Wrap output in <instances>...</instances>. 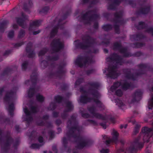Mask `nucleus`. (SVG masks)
I'll return each instance as SVG.
<instances>
[{
  "label": "nucleus",
  "mask_w": 153,
  "mask_h": 153,
  "mask_svg": "<svg viewBox=\"0 0 153 153\" xmlns=\"http://www.w3.org/2000/svg\"><path fill=\"white\" fill-rule=\"evenodd\" d=\"M54 99L56 102L60 103L65 101V98L64 97L58 95L54 97Z\"/></svg>",
  "instance_id": "nucleus-23"
},
{
  "label": "nucleus",
  "mask_w": 153,
  "mask_h": 153,
  "mask_svg": "<svg viewBox=\"0 0 153 153\" xmlns=\"http://www.w3.org/2000/svg\"><path fill=\"white\" fill-rule=\"evenodd\" d=\"M87 85L90 86L88 91L85 90L83 86L79 88L80 92L85 94L81 95L80 102L86 104L90 102L92 100H93L98 108L103 109V105L98 99L100 95L98 91L100 87L99 83L97 82H88L87 83Z\"/></svg>",
  "instance_id": "nucleus-1"
},
{
  "label": "nucleus",
  "mask_w": 153,
  "mask_h": 153,
  "mask_svg": "<svg viewBox=\"0 0 153 153\" xmlns=\"http://www.w3.org/2000/svg\"><path fill=\"white\" fill-rule=\"evenodd\" d=\"M36 100L41 102H42L44 100V98L42 95L40 94H37L36 96Z\"/></svg>",
  "instance_id": "nucleus-32"
},
{
  "label": "nucleus",
  "mask_w": 153,
  "mask_h": 153,
  "mask_svg": "<svg viewBox=\"0 0 153 153\" xmlns=\"http://www.w3.org/2000/svg\"><path fill=\"white\" fill-rule=\"evenodd\" d=\"M93 62L92 57L88 56L79 55L75 61V64L80 68Z\"/></svg>",
  "instance_id": "nucleus-9"
},
{
  "label": "nucleus",
  "mask_w": 153,
  "mask_h": 153,
  "mask_svg": "<svg viewBox=\"0 0 153 153\" xmlns=\"http://www.w3.org/2000/svg\"><path fill=\"white\" fill-rule=\"evenodd\" d=\"M50 7L49 6H45L43 7L41 10L40 11V13H46L49 10Z\"/></svg>",
  "instance_id": "nucleus-39"
},
{
  "label": "nucleus",
  "mask_w": 153,
  "mask_h": 153,
  "mask_svg": "<svg viewBox=\"0 0 153 153\" xmlns=\"http://www.w3.org/2000/svg\"><path fill=\"white\" fill-rule=\"evenodd\" d=\"M8 24L9 22L7 20H4L0 22V33H4Z\"/></svg>",
  "instance_id": "nucleus-18"
},
{
  "label": "nucleus",
  "mask_w": 153,
  "mask_h": 153,
  "mask_svg": "<svg viewBox=\"0 0 153 153\" xmlns=\"http://www.w3.org/2000/svg\"><path fill=\"white\" fill-rule=\"evenodd\" d=\"M15 94L16 92L11 90L9 91H7L6 92L3 98L4 102L8 104L11 103L9 105L7 110L9 115L12 117L13 116L14 114L13 111L15 108L13 101Z\"/></svg>",
  "instance_id": "nucleus-4"
},
{
  "label": "nucleus",
  "mask_w": 153,
  "mask_h": 153,
  "mask_svg": "<svg viewBox=\"0 0 153 153\" xmlns=\"http://www.w3.org/2000/svg\"><path fill=\"white\" fill-rule=\"evenodd\" d=\"M109 5L108 7V10H115V1L108 2Z\"/></svg>",
  "instance_id": "nucleus-28"
},
{
  "label": "nucleus",
  "mask_w": 153,
  "mask_h": 153,
  "mask_svg": "<svg viewBox=\"0 0 153 153\" xmlns=\"http://www.w3.org/2000/svg\"><path fill=\"white\" fill-rule=\"evenodd\" d=\"M59 113L56 111H54L52 113V115L54 117L56 118L59 116Z\"/></svg>",
  "instance_id": "nucleus-60"
},
{
  "label": "nucleus",
  "mask_w": 153,
  "mask_h": 153,
  "mask_svg": "<svg viewBox=\"0 0 153 153\" xmlns=\"http://www.w3.org/2000/svg\"><path fill=\"white\" fill-rule=\"evenodd\" d=\"M68 131L66 135L68 137V139H67L65 137H64L62 140V143L63 146L64 147L65 150H66L67 149L68 146V141H70V140L71 138L73 137H68Z\"/></svg>",
  "instance_id": "nucleus-20"
},
{
  "label": "nucleus",
  "mask_w": 153,
  "mask_h": 153,
  "mask_svg": "<svg viewBox=\"0 0 153 153\" xmlns=\"http://www.w3.org/2000/svg\"><path fill=\"white\" fill-rule=\"evenodd\" d=\"M33 120V117L30 116H27L26 117L24 118V120L26 121L31 122Z\"/></svg>",
  "instance_id": "nucleus-47"
},
{
  "label": "nucleus",
  "mask_w": 153,
  "mask_h": 153,
  "mask_svg": "<svg viewBox=\"0 0 153 153\" xmlns=\"http://www.w3.org/2000/svg\"><path fill=\"white\" fill-rule=\"evenodd\" d=\"M21 16L22 18L19 17L16 18V22L19 25L23 28H25L26 27V25L25 24V22L27 19V16L23 12L21 13Z\"/></svg>",
  "instance_id": "nucleus-13"
},
{
  "label": "nucleus",
  "mask_w": 153,
  "mask_h": 153,
  "mask_svg": "<svg viewBox=\"0 0 153 153\" xmlns=\"http://www.w3.org/2000/svg\"><path fill=\"white\" fill-rule=\"evenodd\" d=\"M87 121L94 126H97L98 125L97 122L93 120L88 119L87 120Z\"/></svg>",
  "instance_id": "nucleus-48"
},
{
  "label": "nucleus",
  "mask_w": 153,
  "mask_h": 153,
  "mask_svg": "<svg viewBox=\"0 0 153 153\" xmlns=\"http://www.w3.org/2000/svg\"><path fill=\"white\" fill-rule=\"evenodd\" d=\"M38 74L36 70L33 71L32 74L30 76V80L32 83L33 87H30L28 91L27 94L29 98L33 97L35 93V87L37 81Z\"/></svg>",
  "instance_id": "nucleus-10"
},
{
  "label": "nucleus",
  "mask_w": 153,
  "mask_h": 153,
  "mask_svg": "<svg viewBox=\"0 0 153 153\" xmlns=\"http://www.w3.org/2000/svg\"><path fill=\"white\" fill-rule=\"evenodd\" d=\"M12 72V70L9 67H7L5 69L1 74L3 76L8 75Z\"/></svg>",
  "instance_id": "nucleus-24"
},
{
  "label": "nucleus",
  "mask_w": 153,
  "mask_h": 153,
  "mask_svg": "<svg viewBox=\"0 0 153 153\" xmlns=\"http://www.w3.org/2000/svg\"><path fill=\"white\" fill-rule=\"evenodd\" d=\"M4 123H6L8 124H10V119L9 118H6L4 119Z\"/></svg>",
  "instance_id": "nucleus-54"
},
{
  "label": "nucleus",
  "mask_w": 153,
  "mask_h": 153,
  "mask_svg": "<svg viewBox=\"0 0 153 153\" xmlns=\"http://www.w3.org/2000/svg\"><path fill=\"white\" fill-rule=\"evenodd\" d=\"M12 51L11 50H6L3 54L4 56L8 55L10 54L12 52Z\"/></svg>",
  "instance_id": "nucleus-58"
},
{
  "label": "nucleus",
  "mask_w": 153,
  "mask_h": 153,
  "mask_svg": "<svg viewBox=\"0 0 153 153\" xmlns=\"http://www.w3.org/2000/svg\"><path fill=\"white\" fill-rule=\"evenodd\" d=\"M36 134V131H35L34 130L32 131L29 136V139L31 140H33L35 138Z\"/></svg>",
  "instance_id": "nucleus-37"
},
{
  "label": "nucleus",
  "mask_w": 153,
  "mask_h": 153,
  "mask_svg": "<svg viewBox=\"0 0 153 153\" xmlns=\"http://www.w3.org/2000/svg\"><path fill=\"white\" fill-rule=\"evenodd\" d=\"M31 110L32 112L33 113H36L39 111V110L36 106H33L31 108Z\"/></svg>",
  "instance_id": "nucleus-44"
},
{
  "label": "nucleus",
  "mask_w": 153,
  "mask_h": 153,
  "mask_svg": "<svg viewBox=\"0 0 153 153\" xmlns=\"http://www.w3.org/2000/svg\"><path fill=\"white\" fill-rule=\"evenodd\" d=\"M59 59V56L58 54L54 56H48L46 58V59L48 61H56Z\"/></svg>",
  "instance_id": "nucleus-22"
},
{
  "label": "nucleus",
  "mask_w": 153,
  "mask_h": 153,
  "mask_svg": "<svg viewBox=\"0 0 153 153\" xmlns=\"http://www.w3.org/2000/svg\"><path fill=\"white\" fill-rule=\"evenodd\" d=\"M81 114L82 117L85 118H91V115L87 113H84L82 111H81Z\"/></svg>",
  "instance_id": "nucleus-35"
},
{
  "label": "nucleus",
  "mask_w": 153,
  "mask_h": 153,
  "mask_svg": "<svg viewBox=\"0 0 153 153\" xmlns=\"http://www.w3.org/2000/svg\"><path fill=\"white\" fill-rule=\"evenodd\" d=\"M79 126L76 121V117L74 115H72L71 119H69L67 123V128L69 129L68 132H72L70 130V128L73 126Z\"/></svg>",
  "instance_id": "nucleus-14"
},
{
  "label": "nucleus",
  "mask_w": 153,
  "mask_h": 153,
  "mask_svg": "<svg viewBox=\"0 0 153 153\" xmlns=\"http://www.w3.org/2000/svg\"><path fill=\"white\" fill-rule=\"evenodd\" d=\"M55 123L57 126H59L62 123V122L60 119H57L55 122Z\"/></svg>",
  "instance_id": "nucleus-63"
},
{
  "label": "nucleus",
  "mask_w": 153,
  "mask_h": 153,
  "mask_svg": "<svg viewBox=\"0 0 153 153\" xmlns=\"http://www.w3.org/2000/svg\"><path fill=\"white\" fill-rule=\"evenodd\" d=\"M14 35V31L12 30L10 31L8 34V37L9 38H12Z\"/></svg>",
  "instance_id": "nucleus-41"
},
{
  "label": "nucleus",
  "mask_w": 153,
  "mask_h": 153,
  "mask_svg": "<svg viewBox=\"0 0 153 153\" xmlns=\"http://www.w3.org/2000/svg\"><path fill=\"white\" fill-rule=\"evenodd\" d=\"M24 42H21L19 43H17L14 44V46L15 48H18L20 47L22 45H24Z\"/></svg>",
  "instance_id": "nucleus-49"
},
{
  "label": "nucleus",
  "mask_w": 153,
  "mask_h": 153,
  "mask_svg": "<svg viewBox=\"0 0 153 153\" xmlns=\"http://www.w3.org/2000/svg\"><path fill=\"white\" fill-rule=\"evenodd\" d=\"M41 21L40 20H36L33 21L32 22H30V26L28 30L29 31L32 30V28L33 26L38 27L41 24Z\"/></svg>",
  "instance_id": "nucleus-19"
},
{
  "label": "nucleus",
  "mask_w": 153,
  "mask_h": 153,
  "mask_svg": "<svg viewBox=\"0 0 153 153\" xmlns=\"http://www.w3.org/2000/svg\"><path fill=\"white\" fill-rule=\"evenodd\" d=\"M70 130L72 132H68V137H72L76 139L75 142L77 143L76 148L79 149H81L84 147L89 146L92 144L91 141L89 140H85L79 134H77L75 133V131H77L79 132L80 128L79 126H75L71 128Z\"/></svg>",
  "instance_id": "nucleus-2"
},
{
  "label": "nucleus",
  "mask_w": 153,
  "mask_h": 153,
  "mask_svg": "<svg viewBox=\"0 0 153 153\" xmlns=\"http://www.w3.org/2000/svg\"><path fill=\"white\" fill-rule=\"evenodd\" d=\"M116 104L119 107H121L123 105V103L121 100L118 99L116 100Z\"/></svg>",
  "instance_id": "nucleus-52"
},
{
  "label": "nucleus",
  "mask_w": 153,
  "mask_h": 153,
  "mask_svg": "<svg viewBox=\"0 0 153 153\" xmlns=\"http://www.w3.org/2000/svg\"><path fill=\"white\" fill-rule=\"evenodd\" d=\"M24 111L26 116H30V113L27 108H25Z\"/></svg>",
  "instance_id": "nucleus-53"
},
{
  "label": "nucleus",
  "mask_w": 153,
  "mask_h": 153,
  "mask_svg": "<svg viewBox=\"0 0 153 153\" xmlns=\"http://www.w3.org/2000/svg\"><path fill=\"white\" fill-rule=\"evenodd\" d=\"M50 46L53 53H57L62 50L64 45L59 39H53L50 44Z\"/></svg>",
  "instance_id": "nucleus-11"
},
{
  "label": "nucleus",
  "mask_w": 153,
  "mask_h": 153,
  "mask_svg": "<svg viewBox=\"0 0 153 153\" xmlns=\"http://www.w3.org/2000/svg\"><path fill=\"white\" fill-rule=\"evenodd\" d=\"M88 109L90 113L92 114V118L95 117L98 119L105 121L107 122L110 121L113 123H115L114 118L107 114L103 115L99 113L96 112V108L94 105L88 107Z\"/></svg>",
  "instance_id": "nucleus-7"
},
{
  "label": "nucleus",
  "mask_w": 153,
  "mask_h": 153,
  "mask_svg": "<svg viewBox=\"0 0 153 153\" xmlns=\"http://www.w3.org/2000/svg\"><path fill=\"white\" fill-rule=\"evenodd\" d=\"M109 152V150L108 149H102L100 151L101 153H108Z\"/></svg>",
  "instance_id": "nucleus-64"
},
{
  "label": "nucleus",
  "mask_w": 153,
  "mask_h": 153,
  "mask_svg": "<svg viewBox=\"0 0 153 153\" xmlns=\"http://www.w3.org/2000/svg\"><path fill=\"white\" fill-rule=\"evenodd\" d=\"M33 5V3L31 0H28V4L25 3L23 5V9L25 11H28L29 9L31 8Z\"/></svg>",
  "instance_id": "nucleus-21"
},
{
  "label": "nucleus",
  "mask_w": 153,
  "mask_h": 153,
  "mask_svg": "<svg viewBox=\"0 0 153 153\" xmlns=\"http://www.w3.org/2000/svg\"><path fill=\"white\" fill-rule=\"evenodd\" d=\"M83 40L85 44L83 42H79V40L74 41L75 46L76 48L87 50L92 47L96 43V39L88 34H85L83 36Z\"/></svg>",
  "instance_id": "nucleus-3"
},
{
  "label": "nucleus",
  "mask_w": 153,
  "mask_h": 153,
  "mask_svg": "<svg viewBox=\"0 0 153 153\" xmlns=\"http://www.w3.org/2000/svg\"><path fill=\"white\" fill-rule=\"evenodd\" d=\"M66 65V63L63 62H61L58 64H57L55 63H51V65L52 67L54 68L56 66L58 67L57 71L55 72L50 73L49 75V76L61 79L66 73V71L64 69Z\"/></svg>",
  "instance_id": "nucleus-6"
},
{
  "label": "nucleus",
  "mask_w": 153,
  "mask_h": 153,
  "mask_svg": "<svg viewBox=\"0 0 153 153\" xmlns=\"http://www.w3.org/2000/svg\"><path fill=\"white\" fill-rule=\"evenodd\" d=\"M28 65V63L27 61H25L24 62L22 65V69L24 71H25L27 69Z\"/></svg>",
  "instance_id": "nucleus-38"
},
{
  "label": "nucleus",
  "mask_w": 153,
  "mask_h": 153,
  "mask_svg": "<svg viewBox=\"0 0 153 153\" xmlns=\"http://www.w3.org/2000/svg\"><path fill=\"white\" fill-rule=\"evenodd\" d=\"M148 107L149 109L153 108V97L149 101Z\"/></svg>",
  "instance_id": "nucleus-40"
},
{
  "label": "nucleus",
  "mask_w": 153,
  "mask_h": 153,
  "mask_svg": "<svg viewBox=\"0 0 153 153\" xmlns=\"http://www.w3.org/2000/svg\"><path fill=\"white\" fill-rule=\"evenodd\" d=\"M106 70L108 71L107 74V80L111 81L112 79H115V65L112 67L109 66L108 68H106Z\"/></svg>",
  "instance_id": "nucleus-16"
},
{
  "label": "nucleus",
  "mask_w": 153,
  "mask_h": 153,
  "mask_svg": "<svg viewBox=\"0 0 153 153\" xmlns=\"http://www.w3.org/2000/svg\"><path fill=\"white\" fill-rule=\"evenodd\" d=\"M49 117V116L48 115L46 114L43 115L42 118V119L45 120H48Z\"/></svg>",
  "instance_id": "nucleus-61"
},
{
  "label": "nucleus",
  "mask_w": 153,
  "mask_h": 153,
  "mask_svg": "<svg viewBox=\"0 0 153 153\" xmlns=\"http://www.w3.org/2000/svg\"><path fill=\"white\" fill-rule=\"evenodd\" d=\"M48 134L49 135V138L50 139H52L54 136V132L52 130L49 131L48 132Z\"/></svg>",
  "instance_id": "nucleus-46"
},
{
  "label": "nucleus",
  "mask_w": 153,
  "mask_h": 153,
  "mask_svg": "<svg viewBox=\"0 0 153 153\" xmlns=\"http://www.w3.org/2000/svg\"><path fill=\"white\" fill-rule=\"evenodd\" d=\"M119 85V86L121 87L124 90H126L129 88V85L128 83H126L123 85H121L120 82H118L115 83V88L117 85Z\"/></svg>",
  "instance_id": "nucleus-25"
},
{
  "label": "nucleus",
  "mask_w": 153,
  "mask_h": 153,
  "mask_svg": "<svg viewBox=\"0 0 153 153\" xmlns=\"http://www.w3.org/2000/svg\"><path fill=\"white\" fill-rule=\"evenodd\" d=\"M52 150L55 153H58V151L56 146L53 145L52 146Z\"/></svg>",
  "instance_id": "nucleus-62"
},
{
  "label": "nucleus",
  "mask_w": 153,
  "mask_h": 153,
  "mask_svg": "<svg viewBox=\"0 0 153 153\" xmlns=\"http://www.w3.org/2000/svg\"><path fill=\"white\" fill-rule=\"evenodd\" d=\"M48 49L47 48H45L41 50L38 53L39 56H42L44 55L48 51Z\"/></svg>",
  "instance_id": "nucleus-29"
},
{
  "label": "nucleus",
  "mask_w": 153,
  "mask_h": 153,
  "mask_svg": "<svg viewBox=\"0 0 153 153\" xmlns=\"http://www.w3.org/2000/svg\"><path fill=\"white\" fill-rule=\"evenodd\" d=\"M7 134L5 136L6 138V142L4 143V146H1V151L2 152L7 153L8 152L11 144L14 142L13 139L10 136V133L7 131L6 132Z\"/></svg>",
  "instance_id": "nucleus-12"
},
{
  "label": "nucleus",
  "mask_w": 153,
  "mask_h": 153,
  "mask_svg": "<svg viewBox=\"0 0 153 153\" xmlns=\"http://www.w3.org/2000/svg\"><path fill=\"white\" fill-rule=\"evenodd\" d=\"M27 53H29L28 55V57L29 58H33L34 57L35 55V53L33 50H31L30 52Z\"/></svg>",
  "instance_id": "nucleus-36"
},
{
  "label": "nucleus",
  "mask_w": 153,
  "mask_h": 153,
  "mask_svg": "<svg viewBox=\"0 0 153 153\" xmlns=\"http://www.w3.org/2000/svg\"><path fill=\"white\" fill-rule=\"evenodd\" d=\"M106 60L107 62H112L115 61V52L106 58Z\"/></svg>",
  "instance_id": "nucleus-27"
},
{
  "label": "nucleus",
  "mask_w": 153,
  "mask_h": 153,
  "mask_svg": "<svg viewBox=\"0 0 153 153\" xmlns=\"http://www.w3.org/2000/svg\"><path fill=\"white\" fill-rule=\"evenodd\" d=\"M84 79L83 78H79L78 79L75 83V87H76L77 85H79L80 84L84 82Z\"/></svg>",
  "instance_id": "nucleus-33"
},
{
  "label": "nucleus",
  "mask_w": 153,
  "mask_h": 153,
  "mask_svg": "<svg viewBox=\"0 0 153 153\" xmlns=\"http://www.w3.org/2000/svg\"><path fill=\"white\" fill-rule=\"evenodd\" d=\"M110 91L115 94L114 93V92L115 91V82H113L112 86L110 87Z\"/></svg>",
  "instance_id": "nucleus-57"
},
{
  "label": "nucleus",
  "mask_w": 153,
  "mask_h": 153,
  "mask_svg": "<svg viewBox=\"0 0 153 153\" xmlns=\"http://www.w3.org/2000/svg\"><path fill=\"white\" fill-rule=\"evenodd\" d=\"M42 146V145L38 143H33L31 144L30 147L33 149H39Z\"/></svg>",
  "instance_id": "nucleus-34"
},
{
  "label": "nucleus",
  "mask_w": 153,
  "mask_h": 153,
  "mask_svg": "<svg viewBox=\"0 0 153 153\" xmlns=\"http://www.w3.org/2000/svg\"><path fill=\"white\" fill-rule=\"evenodd\" d=\"M110 43V40L108 39L105 41H102L100 44V45H105L106 46H108Z\"/></svg>",
  "instance_id": "nucleus-43"
},
{
  "label": "nucleus",
  "mask_w": 153,
  "mask_h": 153,
  "mask_svg": "<svg viewBox=\"0 0 153 153\" xmlns=\"http://www.w3.org/2000/svg\"><path fill=\"white\" fill-rule=\"evenodd\" d=\"M41 64L43 65L45 68H46L48 65V62L47 61L43 60L42 61Z\"/></svg>",
  "instance_id": "nucleus-51"
},
{
  "label": "nucleus",
  "mask_w": 153,
  "mask_h": 153,
  "mask_svg": "<svg viewBox=\"0 0 153 153\" xmlns=\"http://www.w3.org/2000/svg\"><path fill=\"white\" fill-rule=\"evenodd\" d=\"M70 11H67L62 16V18L60 19L58 21L57 24L55 25L51 30L49 37L50 39L54 38L57 34L59 28L60 30H63L64 28V25L65 23L63 22V21L65 20L69 15Z\"/></svg>",
  "instance_id": "nucleus-5"
},
{
  "label": "nucleus",
  "mask_w": 153,
  "mask_h": 153,
  "mask_svg": "<svg viewBox=\"0 0 153 153\" xmlns=\"http://www.w3.org/2000/svg\"><path fill=\"white\" fill-rule=\"evenodd\" d=\"M113 27L111 25L107 24L103 25L102 27V28L105 31H108L111 30Z\"/></svg>",
  "instance_id": "nucleus-26"
},
{
  "label": "nucleus",
  "mask_w": 153,
  "mask_h": 153,
  "mask_svg": "<svg viewBox=\"0 0 153 153\" xmlns=\"http://www.w3.org/2000/svg\"><path fill=\"white\" fill-rule=\"evenodd\" d=\"M56 104L53 102H51L50 104V108H51L50 109L51 110H54L56 108Z\"/></svg>",
  "instance_id": "nucleus-42"
},
{
  "label": "nucleus",
  "mask_w": 153,
  "mask_h": 153,
  "mask_svg": "<svg viewBox=\"0 0 153 153\" xmlns=\"http://www.w3.org/2000/svg\"><path fill=\"white\" fill-rule=\"evenodd\" d=\"M99 17V16L96 13L95 10H94L88 11L81 16V19L86 25H90L91 22L96 20Z\"/></svg>",
  "instance_id": "nucleus-8"
},
{
  "label": "nucleus",
  "mask_w": 153,
  "mask_h": 153,
  "mask_svg": "<svg viewBox=\"0 0 153 153\" xmlns=\"http://www.w3.org/2000/svg\"><path fill=\"white\" fill-rule=\"evenodd\" d=\"M68 87V85L65 83H62L61 85V88L62 91L66 90L67 89Z\"/></svg>",
  "instance_id": "nucleus-45"
},
{
  "label": "nucleus",
  "mask_w": 153,
  "mask_h": 153,
  "mask_svg": "<svg viewBox=\"0 0 153 153\" xmlns=\"http://www.w3.org/2000/svg\"><path fill=\"white\" fill-rule=\"evenodd\" d=\"M25 35V30L21 29L19 32L18 34V37L19 39H21L23 38Z\"/></svg>",
  "instance_id": "nucleus-31"
},
{
  "label": "nucleus",
  "mask_w": 153,
  "mask_h": 153,
  "mask_svg": "<svg viewBox=\"0 0 153 153\" xmlns=\"http://www.w3.org/2000/svg\"><path fill=\"white\" fill-rule=\"evenodd\" d=\"M112 134V138L110 137L107 135H104L103 137L104 139H107L105 142V143L107 146L109 145L111 143L115 142V129H113Z\"/></svg>",
  "instance_id": "nucleus-17"
},
{
  "label": "nucleus",
  "mask_w": 153,
  "mask_h": 153,
  "mask_svg": "<svg viewBox=\"0 0 153 153\" xmlns=\"http://www.w3.org/2000/svg\"><path fill=\"white\" fill-rule=\"evenodd\" d=\"M19 144V141L18 140H16L15 142L13 144V147L14 148V149L16 150L17 149V146Z\"/></svg>",
  "instance_id": "nucleus-50"
},
{
  "label": "nucleus",
  "mask_w": 153,
  "mask_h": 153,
  "mask_svg": "<svg viewBox=\"0 0 153 153\" xmlns=\"http://www.w3.org/2000/svg\"><path fill=\"white\" fill-rule=\"evenodd\" d=\"M66 108L64 110L63 113H61V116L62 118L63 119H65L68 116V114L67 113L71 111L73 109V106L71 103L70 101L66 102Z\"/></svg>",
  "instance_id": "nucleus-15"
},
{
  "label": "nucleus",
  "mask_w": 153,
  "mask_h": 153,
  "mask_svg": "<svg viewBox=\"0 0 153 153\" xmlns=\"http://www.w3.org/2000/svg\"><path fill=\"white\" fill-rule=\"evenodd\" d=\"M32 46L33 44L31 42H29L27 43L25 49L27 52H29L31 50H32Z\"/></svg>",
  "instance_id": "nucleus-30"
},
{
  "label": "nucleus",
  "mask_w": 153,
  "mask_h": 153,
  "mask_svg": "<svg viewBox=\"0 0 153 153\" xmlns=\"http://www.w3.org/2000/svg\"><path fill=\"white\" fill-rule=\"evenodd\" d=\"M3 133V131L0 129V142L1 144L2 142L4 141L2 137V135Z\"/></svg>",
  "instance_id": "nucleus-55"
},
{
  "label": "nucleus",
  "mask_w": 153,
  "mask_h": 153,
  "mask_svg": "<svg viewBox=\"0 0 153 153\" xmlns=\"http://www.w3.org/2000/svg\"><path fill=\"white\" fill-rule=\"evenodd\" d=\"M89 52L92 53H96L98 52L99 50L97 48H94L92 50H89Z\"/></svg>",
  "instance_id": "nucleus-59"
},
{
  "label": "nucleus",
  "mask_w": 153,
  "mask_h": 153,
  "mask_svg": "<svg viewBox=\"0 0 153 153\" xmlns=\"http://www.w3.org/2000/svg\"><path fill=\"white\" fill-rule=\"evenodd\" d=\"M37 125L38 126H43L45 123L43 121L41 120L40 122L37 121L36 122Z\"/></svg>",
  "instance_id": "nucleus-56"
}]
</instances>
